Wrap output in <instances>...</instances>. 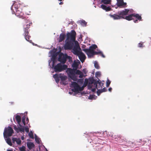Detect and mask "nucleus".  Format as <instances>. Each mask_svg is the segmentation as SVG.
Instances as JSON below:
<instances>
[{
	"label": "nucleus",
	"instance_id": "20",
	"mask_svg": "<svg viewBox=\"0 0 151 151\" xmlns=\"http://www.w3.org/2000/svg\"><path fill=\"white\" fill-rule=\"evenodd\" d=\"M27 144L28 148L30 150H31L32 149L35 147V145L33 142H28Z\"/></svg>",
	"mask_w": 151,
	"mask_h": 151
},
{
	"label": "nucleus",
	"instance_id": "40",
	"mask_svg": "<svg viewBox=\"0 0 151 151\" xmlns=\"http://www.w3.org/2000/svg\"><path fill=\"white\" fill-rule=\"evenodd\" d=\"M94 96V95H90L88 98L89 99H93Z\"/></svg>",
	"mask_w": 151,
	"mask_h": 151
},
{
	"label": "nucleus",
	"instance_id": "42",
	"mask_svg": "<svg viewBox=\"0 0 151 151\" xmlns=\"http://www.w3.org/2000/svg\"><path fill=\"white\" fill-rule=\"evenodd\" d=\"M99 54H101V55L102 57L104 58H105V56L103 54L102 52L101 51V53H100Z\"/></svg>",
	"mask_w": 151,
	"mask_h": 151
},
{
	"label": "nucleus",
	"instance_id": "44",
	"mask_svg": "<svg viewBox=\"0 0 151 151\" xmlns=\"http://www.w3.org/2000/svg\"><path fill=\"white\" fill-rule=\"evenodd\" d=\"M142 44L139 43L138 44V47H142Z\"/></svg>",
	"mask_w": 151,
	"mask_h": 151
},
{
	"label": "nucleus",
	"instance_id": "30",
	"mask_svg": "<svg viewBox=\"0 0 151 151\" xmlns=\"http://www.w3.org/2000/svg\"><path fill=\"white\" fill-rule=\"evenodd\" d=\"M68 60V62H69L70 63L73 62L72 57L70 56H68V55L66 58V60Z\"/></svg>",
	"mask_w": 151,
	"mask_h": 151
},
{
	"label": "nucleus",
	"instance_id": "34",
	"mask_svg": "<svg viewBox=\"0 0 151 151\" xmlns=\"http://www.w3.org/2000/svg\"><path fill=\"white\" fill-rule=\"evenodd\" d=\"M97 50L98 51V52L93 51V54H94V55H98L100 53H101V51L100 50H99L98 49H97Z\"/></svg>",
	"mask_w": 151,
	"mask_h": 151
},
{
	"label": "nucleus",
	"instance_id": "37",
	"mask_svg": "<svg viewBox=\"0 0 151 151\" xmlns=\"http://www.w3.org/2000/svg\"><path fill=\"white\" fill-rule=\"evenodd\" d=\"M111 81L108 79H107V81L106 83V86L108 87L109 86V85L110 84Z\"/></svg>",
	"mask_w": 151,
	"mask_h": 151
},
{
	"label": "nucleus",
	"instance_id": "41",
	"mask_svg": "<svg viewBox=\"0 0 151 151\" xmlns=\"http://www.w3.org/2000/svg\"><path fill=\"white\" fill-rule=\"evenodd\" d=\"M101 90L103 92H106L107 91L106 88L105 87L104 88L102 89H101Z\"/></svg>",
	"mask_w": 151,
	"mask_h": 151
},
{
	"label": "nucleus",
	"instance_id": "2",
	"mask_svg": "<svg viewBox=\"0 0 151 151\" xmlns=\"http://www.w3.org/2000/svg\"><path fill=\"white\" fill-rule=\"evenodd\" d=\"M66 71L69 77L74 81H76L77 80L76 75H79L80 78H82L84 76L83 73L79 70L68 68Z\"/></svg>",
	"mask_w": 151,
	"mask_h": 151
},
{
	"label": "nucleus",
	"instance_id": "15",
	"mask_svg": "<svg viewBox=\"0 0 151 151\" xmlns=\"http://www.w3.org/2000/svg\"><path fill=\"white\" fill-rule=\"evenodd\" d=\"M82 63H83L86 59V57L84 54L81 51L77 55Z\"/></svg>",
	"mask_w": 151,
	"mask_h": 151
},
{
	"label": "nucleus",
	"instance_id": "25",
	"mask_svg": "<svg viewBox=\"0 0 151 151\" xmlns=\"http://www.w3.org/2000/svg\"><path fill=\"white\" fill-rule=\"evenodd\" d=\"M77 23H80L81 25L83 26H86L87 24V22H85V21L84 20H80L77 22Z\"/></svg>",
	"mask_w": 151,
	"mask_h": 151
},
{
	"label": "nucleus",
	"instance_id": "47",
	"mask_svg": "<svg viewBox=\"0 0 151 151\" xmlns=\"http://www.w3.org/2000/svg\"><path fill=\"white\" fill-rule=\"evenodd\" d=\"M21 139L22 140H23L24 139V136H22L21 137Z\"/></svg>",
	"mask_w": 151,
	"mask_h": 151
},
{
	"label": "nucleus",
	"instance_id": "43",
	"mask_svg": "<svg viewBox=\"0 0 151 151\" xmlns=\"http://www.w3.org/2000/svg\"><path fill=\"white\" fill-rule=\"evenodd\" d=\"M96 88H92L91 89L92 91L93 92H95L96 91Z\"/></svg>",
	"mask_w": 151,
	"mask_h": 151
},
{
	"label": "nucleus",
	"instance_id": "19",
	"mask_svg": "<svg viewBox=\"0 0 151 151\" xmlns=\"http://www.w3.org/2000/svg\"><path fill=\"white\" fill-rule=\"evenodd\" d=\"M80 63L79 60H78L77 61H76L75 60L72 65V66L73 68V69L77 70L76 69L78 68L79 64Z\"/></svg>",
	"mask_w": 151,
	"mask_h": 151
},
{
	"label": "nucleus",
	"instance_id": "23",
	"mask_svg": "<svg viewBox=\"0 0 151 151\" xmlns=\"http://www.w3.org/2000/svg\"><path fill=\"white\" fill-rule=\"evenodd\" d=\"M101 7L103 9L106 11H109L110 10L111 8L109 6L107 7L104 4H102L101 5Z\"/></svg>",
	"mask_w": 151,
	"mask_h": 151
},
{
	"label": "nucleus",
	"instance_id": "29",
	"mask_svg": "<svg viewBox=\"0 0 151 151\" xmlns=\"http://www.w3.org/2000/svg\"><path fill=\"white\" fill-rule=\"evenodd\" d=\"M94 65L95 68L97 69H99L100 68V67L99 66L98 63L96 61H95L94 63Z\"/></svg>",
	"mask_w": 151,
	"mask_h": 151
},
{
	"label": "nucleus",
	"instance_id": "28",
	"mask_svg": "<svg viewBox=\"0 0 151 151\" xmlns=\"http://www.w3.org/2000/svg\"><path fill=\"white\" fill-rule=\"evenodd\" d=\"M111 0H101V2L106 4H109L110 3Z\"/></svg>",
	"mask_w": 151,
	"mask_h": 151
},
{
	"label": "nucleus",
	"instance_id": "12",
	"mask_svg": "<svg viewBox=\"0 0 151 151\" xmlns=\"http://www.w3.org/2000/svg\"><path fill=\"white\" fill-rule=\"evenodd\" d=\"M70 87L71 88H73L72 90L73 92H77L80 90V87L77 83L75 82H71V84L70 85Z\"/></svg>",
	"mask_w": 151,
	"mask_h": 151
},
{
	"label": "nucleus",
	"instance_id": "22",
	"mask_svg": "<svg viewBox=\"0 0 151 151\" xmlns=\"http://www.w3.org/2000/svg\"><path fill=\"white\" fill-rule=\"evenodd\" d=\"M134 14H131L129 15L128 16H126L124 17V16H123V17H124V19H125L126 20L129 21L133 19L132 17H133Z\"/></svg>",
	"mask_w": 151,
	"mask_h": 151
},
{
	"label": "nucleus",
	"instance_id": "21",
	"mask_svg": "<svg viewBox=\"0 0 151 151\" xmlns=\"http://www.w3.org/2000/svg\"><path fill=\"white\" fill-rule=\"evenodd\" d=\"M12 140L13 143L16 142L17 143L18 145H20L21 144V141L20 138H17L13 137L12 138Z\"/></svg>",
	"mask_w": 151,
	"mask_h": 151
},
{
	"label": "nucleus",
	"instance_id": "54",
	"mask_svg": "<svg viewBox=\"0 0 151 151\" xmlns=\"http://www.w3.org/2000/svg\"><path fill=\"white\" fill-rule=\"evenodd\" d=\"M84 72V73H85V74H86V73L85 72Z\"/></svg>",
	"mask_w": 151,
	"mask_h": 151
},
{
	"label": "nucleus",
	"instance_id": "8",
	"mask_svg": "<svg viewBox=\"0 0 151 151\" xmlns=\"http://www.w3.org/2000/svg\"><path fill=\"white\" fill-rule=\"evenodd\" d=\"M29 26L30 25H29L28 24H27L26 25H24V36L25 39L27 41L29 42L30 43H32L33 45H37L36 44L35 45L34 43L32 42V41L31 40H29V38L30 37V36L28 35L29 34L28 29L29 27Z\"/></svg>",
	"mask_w": 151,
	"mask_h": 151
},
{
	"label": "nucleus",
	"instance_id": "55",
	"mask_svg": "<svg viewBox=\"0 0 151 151\" xmlns=\"http://www.w3.org/2000/svg\"><path fill=\"white\" fill-rule=\"evenodd\" d=\"M27 113V112H26V113Z\"/></svg>",
	"mask_w": 151,
	"mask_h": 151
},
{
	"label": "nucleus",
	"instance_id": "6",
	"mask_svg": "<svg viewBox=\"0 0 151 151\" xmlns=\"http://www.w3.org/2000/svg\"><path fill=\"white\" fill-rule=\"evenodd\" d=\"M16 119L17 122V123L20 126V127L18 128L14 127V129L18 132H24V127H22V126L20 124V122L21 121V119L20 116L18 115H17L16 117Z\"/></svg>",
	"mask_w": 151,
	"mask_h": 151
},
{
	"label": "nucleus",
	"instance_id": "3",
	"mask_svg": "<svg viewBox=\"0 0 151 151\" xmlns=\"http://www.w3.org/2000/svg\"><path fill=\"white\" fill-rule=\"evenodd\" d=\"M129 11V10L127 9H124V10L122 11L119 12L118 14L119 15L116 14H110V16L114 20L120 19L121 18H124V17H123V16L127 15Z\"/></svg>",
	"mask_w": 151,
	"mask_h": 151
},
{
	"label": "nucleus",
	"instance_id": "9",
	"mask_svg": "<svg viewBox=\"0 0 151 151\" xmlns=\"http://www.w3.org/2000/svg\"><path fill=\"white\" fill-rule=\"evenodd\" d=\"M13 133V130L11 127L9 126L8 128L5 127L3 133L4 138L11 136Z\"/></svg>",
	"mask_w": 151,
	"mask_h": 151
},
{
	"label": "nucleus",
	"instance_id": "52",
	"mask_svg": "<svg viewBox=\"0 0 151 151\" xmlns=\"http://www.w3.org/2000/svg\"><path fill=\"white\" fill-rule=\"evenodd\" d=\"M7 151H12L11 150H7Z\"/></svg>",
	"mask_w": 151,
	"mask_h": 151
},
{
	"label": "nucleus",
	"instance_id": "18",
	"mask_svg": "<svg viewBox=\"0 0 151 151\" xmlns=\"http://www.w3.org/2000/svg\"><path fill=\"white\" fill-rule=\"evenodd\" d=\"M133 14H134L133 17H135L136 19V20H134V22H135V23H137L138 21V20H139V21L142 20V17H141V16H140L138 14H135V13H133Z\"/></svg>",
	"mask_w": 151,
	"mask_h": 151
},
{
	"label": "nucleus",
	"instance_id": "31",
	"mask_svg": "<svg viewBox=\"0 0 151 151\" xmlns=\"http://www.w3.org/2000/svg\"><path fill=\"white\" fill-rule=\"evenodd\" d=\"M28 135L29 137L32 139H34V136L32 132V131H30V132L29 133Z\"/></svg>",
	"mask_w": 151,
	"mask_h": 151
},
{
	"label": "nucleus",
	"instance_id": "53",
	"mask_svg": "<svg viewBox=\"0 0 151 151\" xmlns=\"http://www.w3.org/2000/svg\"><path fill=\"white\" fill-rule=\"evenodd\" d=\"M52 52V50H50V52H49V53H50V52Z\"/></svg>",
	"mask_w": 151,
	"mask_h": 151
},
{
	"label": "nucleus",
	"instance_id": "27",
	"mask_svg": "<svg viewBox=\"0 0 151 151\" xmlns=\"http://www.w3.org/2000/svg\"><path fill=\"white\" fill-rule=\"evenodd\" d=\"M97 47V45L95 44H93L89 47V49L90 50L93 51V50L95 49Z\"/></svg>",
	"mask_w": 151,
	"mask_h": 151
},
{
	"label": "nucleus",
	"instance_id": "11",
	"mask_svg": "<svg viewBox=\"0 0 151 151\" xmlns=\"http://www.w3.org/2000/svg\"><path fill=\"white\" fill-rule=\"evenodd\" d=\"M67 56V54H64L63 53H60L59 55L58 61L60 62V63L64 64L66 61Z\"/></svg>",
	"mask_w": 151,
	"mask_h": 151
},
{
	"label": "nucleus",
	"instance_id": "46",
	"mask_svg": "<svg viewBox=\"0 0 151 151\" xmlns=\"http://www.w3.org/2000/svg\"><path fill=\"white\" fill-rule=\"evenodd\" d=\"M35 140H36V139L38 137L36 134H35Z\"/></svg>",
	"mask_w": 151,
	"mask_h": 151
},
{
	"label": "nucleus",
	"instance_id": "35",
	"mask_svg": "<svg viewBox=\"0 0 151 151\" xmlns=\"http://www.w3.org/2000/svg\"><path fill=\"white\" fill-rule=\"evenodd\" d=\"M102 92H103L102 91L101 89L98 90L97 92L98 96H99L100 95V94L102 93Z\"/></svg>",
	"mask_w": 151,
	"mask_h": 151
},
{
	"label": "nucleus",
	"instance_id": "5",
	"mask_svg": "<svg viewBox=\"0 0 151 151\" xmlns=\"http://www.w3.org/2000/svg\"><path fill=\"white\" fill-rule=\"evenodd\" d=\"M19 6L15 3H14L11 7V10L12 11V14L14 13L16 16L19 17L20 18L23 19V17L20 15L21 11L19 10Z\"/></svg>",
	"mask_w": 151,
	"mask_h": 151
},
{
	"label": "nucleus",
	"instance_id": "13",
	"mask_svg": "<svg viewBox=\"0 0 151 151\" xmlns=\"http://www.w3.org/2000/svg\"><path fill=\"white\" fill-rule=\"evenodd\" d=\"M72 52L73 54L76 55L78 54L80 52H81V48L78 45H76L74 46L72 50Z\"/></svg>",
	"mask_w": 151,
	"mask_h": 151
},
{
	"label": "nucleus",
	"instance_id": "33",
	"mask_svg": "<svg viewBox=\"0 0 151 151\" xmlns=\"http://www.w3.org/2000/svg\"><path fill=\"white\" fill-rule=\"evenodd\" d=\"M101 72H97L95 74V77L97 78L98 77L100 76H101Z\"/></svg>",
	"mask_w": 151,
	"mask_h": 151
},
{
	"label": "nucleus",
	"instance_id": "26",
	"mask_svg": "<svg viewBox=\"0 0 151 151\" xmlns=\"http://www.w3.org/2000/svg\"><path fill=\"white\" fill-rule=\"evenodd\" d=\"M4 139H5L6 143L9 145L10 146H12V144L11 142V139L7 137V138Z\"/></svg>",
	"mask_w": 151,
	"mask_h": 151
},
{
	"label": "nucleus",
	"instance_id": "10",
	"mask_svg": "<svg viewBox=\"0 0 151 151\" xmlns=\"http://www.w3.org/2000/svg\"><path fill=\"white\" fill-rule=\"evenodd\" d=\"M98 80H97L96 78H92L90 80L91 84H93L95 86L96 88L98 89V88H100L101 86V82L100 80L98 78Z\"/></svg>",
	"mask_w": 151,
	"mask_h": 151
},
{
	"label": "nucleus",
	"instance_id": "50",
	"mask_svg": "<svg viewBox=\"0 0 151 151\" xmlns=\"http://www.w3.org/2000/svg\"><path fill=\"white\" fill-rule=\"evenodd\" d=\"M69 93L70 94H72V93H73V92H69Z\"/></svg>",
	"mask_w": 151,
	"mask_h": 151
},
{
	"label": "nucleus",
	"instance_id": "16",
	"mask_svg": "<svg viewBox=\"0 0 151 151\" xmlns=\"http://www.w3.org/2000/svg\"><path fill=\"white\" fill-rule=\"evenodd\" d=\"M57 60L56 56L53 55L50 60H49L48 61L49 65L50 66V67H51V66L50 65V63L52 61V66H53V65H55V63L56 62Z\"/></svg>",
	"mask_w": 151,
	"mask_h": 151
},
{
	"label": "nucleus",
	"instance_id": "4",
	"mask_svg": "<svg viewBox=\"0 0 151 151\" xmlns=\"http://www.w3.org/2000/svg\"><path fill=\"white\" fill-rule=\"evenodd\" d=\"M51 68L53 69L55 72H58L67 69V66L66 65L63 64L61 63L52 66Z\"/></svg>",
	"mask_w": 151,
	"mask_h": 151
},
{
	"label": "nucleus",
	"instance_id": "49",
	"mask_svg": "<svg viewBox=\"0 0 151 151\" xmlns=\"http://www.w3.org/2000/svg\"><path fill=\"white\" fill-rule=\"evenodd\" d=\"M63 4V2H60L59 3V4L60 5H61V4Z\"/></svg>",
	"mask_w": 151,
	"mask_h": 151
},
{
	"label": "nucleus",
	"instance_id": "1",
	"mask_svg": "<svg viewBox=\"0 0 151 151\" xmlns=\"http://www.w3.org/2000/svg\"><path fill=\"white\" fill-rule=\"evenodd\" d=\"M76 33L74 30L67 34L66 42L65 45V49H71L74 46V42L75 40Z\"/></svg>",
	"mask_w": 151,
	"mask_h": 151
},
{
	"label": "nucleus",
	"instance_id": "39",
	"mask_svg": "<svg viewBox=\"0 0 151 151\" xmlns=\"http://www.w3.org/2000/svg\"><path fill=\"white\" fill-rule=\"evenodd\" d=\"M25 131L27 133L29 132V129L28 127H25Z\"/></svg>",
	"mask_w": 151,
	"mask_h": 151
},
{
	"label": "nucleus",
	"instance_id": "36",
	"mask_svg": "<svg viewBox=\"0 0 151 151\" xmlns=\"http://www.w3.org/2000/svg\"><path fill=\"white\" fill-rule=\"evenodd\" d=\"M25 117L24 116L22 117V123H23L24 125V126L25 125L26 123L25 122Z\"/></svg>",
	"mask_w": 151,
	"mask_h": 151
},
{
	"label": "nucleus",
	"instance_id": "14",
	"mask_svg": "<svg viewBox=\"0 0 151 151\" xmlns=\"http://www.w3.org/2000/svg\"><path fill=\"white\" fill-rule=\"evenodd\" d=\"M83 50L86 53L88 58H91L94 55L93 51H91L88 49H84Z\"/></svg>",
	"mask_w": 151,
	"mask_h": 151
},
{
	"label": "nucleus",
	"instance_id": "7",
	"mask_svg": "<svg viewBox=\"0 0 151 151\" xmlns=\"http://www.w3.org/2000/svg\"><path fill=\"white\" fill-rule=\"evenodd\" d=\"M53 77L55 78L57 83H58L60 80V78L63 84L64 85L66 84V83H64V82L67 78V77L66 76H62L61 74H58L56 73L54 75Z\"/></svg>",
	"mask_w": 151,
	"mask_h": 151
},
{
	"label": "nucleus",
	"instance_id": "24",
	"mask_svg": "<svg viewBox=\"0 0 151 151\" xmlns=\"http://www.w3.org/2000/svg\"><path fill=\"white\" fill-rule=\"evenodd\" d=\"M65 35L64 34H61L59 37V39L58 40L59 42H62L65 39Z\"/></svg>",
	"mask_w": 151,
	"mask_h": 151
},
{
	"label": "nucleus",
	"instance_id": "51",
	"mask_svg": "<svg viewBox=\"0 0 151 151\" xmlns=\"http://www.w3.org/2000/svg\"><path fill=\"white\" fill-rule=\"evenodd\" d=\"M26 121H28V122L29 119H28V118H27V119H26Z\"/></svg>",
	"mask_w": 151,
	"mask_h": 151
},
{
	"label": "nucleus",
	"instance_id": "17",
	"mask_svg": "<svg viewBox=\"0 0 151 151\" xmlns=\"http://www.w3.org/2000/svg\"><path fill=\"white\" fill-rule=\"evenodd\" d=\"M117 4L118 6H122L125 7L127 4L126 3L124 2L123 0H117Z\"/></svg>",
	"mask_w": 151,
	"mask_h": 151
},
{
	"label": "nucleus",
	"instance_id": "48",
	"mask_svg": "<svg viewBox=\"0 0 151 151\" xmlns=\"http://www.w3.org/2000/svg\"><path fill=\"white\" fill-rule=\"evenodd\" d=\"M85 47H86V46L85 45H83L82 46V48H84Z\"/></svg>",
	"mask_w": 151,
	"mask_h": 151
},
{
	"label": "nucleus",
	"instance_id": "38",
	"mask_svg": "<svg viewBox=\"0 0 151 151\" xmlns=\"http://www.w3.org/2000/svg\"><path fill=\"white\" fill-rule=\"evenodd\" d=\"M35 140L36 142L39 144H40V141H41L40 139L38 137H37V138L36 139V140Z\"/></svg>",
	"mask_w": 151,
	"mask_h": 151
},
{
	"label": "nucleus",
	"instance_id": "32",
	"mask_svg": "<svg viewBox=\"0 0 151 151\" xmlns=\"http://www.w3.org/2000/svg\"><path fill=\"white\" fill-rule=\"evenodd\" d=\"M19 149L20 151H26V147L24 146L19 147Z\"/></svg>",
	"mask_w": 151,
	"mask_h": 151
},
{
	"label": "nucleus",
	"instance_id": "45",
	"mask_svg": "<svg viewBox=\"0 0 151 151\" xmlns=\"http://www.w3.org/2000/svg\"><path fill=\"white\" fill-rule=\"evenodd\" d=\"M112 89V88L111 87H110L109 88L108 90L109 91L111 92Z\"/></svg>",
	"mask_w": 151,
	"mask_h": 151
}]
</instances>
